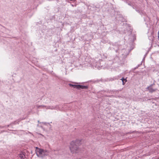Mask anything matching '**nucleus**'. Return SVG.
<instances>
[{"label":"nucleus","instance_id":"nucleus-1","mask_svg":"<svg viewBox=\"0 0 159 159\" xmlns=\"http://www.w3.org/2000/svg\"><path fill=\"white\" fill-rule=\"evenodd\" d=\"M77 140L72 141L70 143V151L72 153H77L80 151L78 146L76 145Z\"/></svg>","mask_w":159,"mask_h":159},{"label":"nucleus","instance_id":"nucleus-2","mask_svg":"<svg viewBox=\"0 0 159 159\" xmlns=\"http://www.w3.org/2000/svg\"><path fill=\"white\" fill-rule=\"evenodd\" d=\"M36 150L37 156L39 157L43 158L45 156L48 155L49 152L48 151L36 147Z\"/></svg>","mask_w":159,"mask_h":159},{"label":"nucleus","instance_id":"nucleus-3","mask_svg":"<svg viewBox=\"0 0 159 159\" xmlns=\"http://www.w3.org/2000/svg\"><path fill=\"white\" fill-rule=\"evenodd\" d=\"M153 84H152L150 86H148L147 87V89L149 90V91L150 93H152L155 92L156 89H153L151 87Z\"/></svg>","mask_w":159,"mask_h":159},{"label":"nucleus","instance_id":"nucleus-4","mask_svg":"<svg viewBox=\"0 0 159 159\" xmlns=\"http://www.w3.org/2000/svg\"><path fill=\"white\" fill-rule=\"evenodd\" d=\"M88 88L87 86H84V85H78V89H87Z\"/></svg>","mask_w":159,"mask_h":159},{"label":"nucleus","instance_id":"nucleus-5","mask_svg":"<svg viewBox=\"0 0 159 159\" xmlns=\"http://www.w3.org/2000/svg\"><path fill=\"white\" fill-rule=\"evenodd\" d=\"M69 85L70 86L74 88H76L77 89H78V85H73V84H69Z\"/></svg>","mask_w":159,"mask_h":159},{"label":"nucleus","instance_id":"nucleus-6","mask_svg":"<svg viewBox=\"0 0 159 159\" xmlns=\"http://www.w3.org/2000/svg\"><path fill=\"white\" fill-rule=\"evenodd\" d=\"M19 156L21 159L24 158L25 157V155L23 153L20 154Z\"/></svg>","mask_w":159,"mask_h":159},{"label":"nucleus","instance_id":"nucleus-7","mask_svg":"<svg viewBox=\"0 0 159 159\" xmlns=\"http://www.w3.org/2000/svg\"><path fill=\"white\" fill-rule=\"evenodd\" d=\"M158 39L159 40V31L158 32Z\"/></svg>","mask_w":159,"mask_h":159},{"label":"nucleus","instance_id":"nucleus-8","mask_svg":"<svg viewBox=\"0 0 159 159\" xmlns=\"http://www.w3.org/2000/svg\"><path fill=\"white\" fill-rule=\"evenodd\" d=\"M124 81L123 80H122V84L123 85H124L125 83V82H124Z\"/></svg>","mask_w":159,"mask_h":159},{"label":"nucleus","instance_id":"nucleus-9","mask_svg":"<svg viewBox=\"0 0 159 159\" xmlns=\"http://www.w3.org/2000/svg\"><path fill=\"white\" fill-rule=\"evenodd\" d=\"M127 80L126 79H125V80H124V81H125V82H127Z\"/></svg>","mask_w":159,"mask_h":159},{"label":"nucleus","instance_id":"nucleus-10","mask_svg":"<svg viewBox=\"0 0 159 159\" xmlns=\"http://www.w3.org/2000/svg\"><path fill=\"white\" fill-rule=\"evenodd\" d=\"M125 79H124V78H122L121 79V80H122H122H123L124 81V80H125Z\"/></svg>","mask_w":159,"mask_h":159},{"label":"nucleus","instance_id":"nucleus-11","mask_svg":"<svg viewBox=\"0 0 159 159\" xmlns=\"http://www.w3.org/2000/svg\"><path fill=\"white\" fill-rule=\"evenodd\" d=\"M41 106V107H44V106Z\"/></svg>","mask_w":159,"mask_h":159}]
</instances>
